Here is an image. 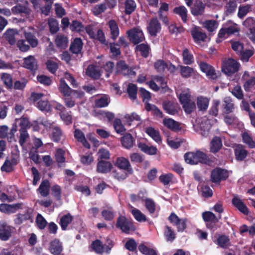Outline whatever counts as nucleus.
<instances>
[{
  "label": "nucleus",
  "instance_id": "a211bd4d",
  "mask_svg": "<svg viewBox=\"0 0 255 255\" xmlns=\"http://www.w3.org/2000/svg\"><path fill=\"white\" fill-rule=\"evenodd\" d=\"M163 124L166 128L173 131H178L181 129L180 124L171 118L164 119Z\"/></svg>",
  "mask_w": 255,
  "mask_h": 255
},
{
  "label": "nucleus",
  "instance_id": "72a5a7b5",
  "mask_svg": "<svg viewBox=\"0 0 255 255\" xmlns=\"http://www.w3.org/2000/svg\"><path fill=\"white\" fill-rule=\"evenodd\" d=\"M0 79L7 89H11L13 86V80L11 76L7 73H2Z\"/></svg>",
  "mask_w": 255,
  "mask_h": 255
},
{
  "label": "nucleus",
  "instance_id": "c85d7f7f",
  "mask_svg": "<svg viewBox=\"0 0 255 255\" xmlns=\"http://www.w3.org/2000/svg\"><path fill=\"white\" fill-rule=\"evenodd\" d=\"M209 99L207 97L199 96L197 98V106L200 111H206L209 106Z\"/></svg>",
  "mask_w": 255,
  "mask_h": 255
},
{
  "label": "nucleus",
  "instance_id": "20e7f679",
  "mask_svg": "<svg viewBox=\"0 0 255 255\" xmlns=\"http://www.w3.org/2000/svg\"><path fill=\"white\" fill-rule=\"evenodd\" d=\"M127 34L129 40L134 44L139 43L145 39L142 30L139 27L134 28L127 31Z\"/></svg>",
  "mask_w": 255,
  "mask_h": 255
},
{
  "label": "nucleus",
  "instance_id": "1a4fd4ad",
  "mask_svg": "<svg viewBox=\"0 0 255 255\" xmlns=\"http://www.w3.org/2000/svg\"><path fill=\"white\" fill-rule=\"evenodd\" d=\"M13 228L4 223L0 224V239L3 241L7 240L11 235Z\"/></svg>",
  "mask_w": 255,
  "mask_h": 255
},
{
  "label": "nucleus",
  "instance_id": "603ef678",
  "mask_svg": "<svg viewBox=\"0 0 255 255\" xmlns=\"http://www.w3.org/2000/svg\"><path fill=\"white\" fill-rule=\"evenodd\" d=\"M72 216L68 214L63 216L60 219V225L63 230H65L69 224L72 221Z\"/></svg>",
  "mask_w": 255,
  "mask_h": 255
},
{
  "label": "nucleus",
  "instance_id": "4be33fe9",
  "mask_svg": "<svg viewBox=\"0 0 255 255\" xmlns=\"http://www.w3.org/2000/svg\"><path fill=\"white\" fill-rule=\"evenodd\" d=\"M236 159L239 161L243 160L248 154L247 151L242 145H237L234 149Z\"/></svg>",
  "mask_w": 255,
  "mask_h": 255
},
{
  "label": "nucleus",
  "instance_id": "9d476101",
  "mask_svg": "<svg viewBox=\"0 0 255 255\" xmlns=\"http://www.w3.org/2000/svg\"><path fill=\"white\" fill-rule=\"evenodd\" d=\"M202 217L204 221L207 223V226L209 228H212L213 226L209 224V223L211 224H215L218 221L219 218H218L212 212L210 211L204 212L202 213Z\"/></svg>",
  "mask_w": 255,
  "mask_h": 255
},
{
  "label": "nucleus",
  "instance_id": "8fccbe9b",
  "mask_svg": "<svg viewBox=\"0 0 255 255\" xmlns=\"http://www.w3.org/2000/svg\"><path fill=\"white\" fill-rule=\"evenodd\" d=\"M16 34V30L14 29H8L4 33V36L10 44H13L15 43L14 36Z\"/></svg>",
  "mask_w": 255,
  "mask_h": 255
},
{
  "label": "nucleus",
  "instance_id": "a878e982",
  "mask_svg": "<svg viewBox=\"0 0 255 255\" xmlns=\"http://www.w3.org/2000/svg\"><path fill=\"white\" fill-rule=\"evenodd\" d=\"M112 164L108 161H101L97 164V171L100 173H107L111 170Z\"/></svg>",
  "mask_w": 255,
  "mask_h": 255
},
{
  "label": "nucleus",
  "instance_id": "6e6d98bb",
  "mask_svg": "<svg viewBox=\"0 0 255 255\" xmlns=\"http://www.w3.org/2000/svg\"><path fill=\"white\" fill-rule=\"evenodd\" d=\"M224 109L226 114L232 113L234 109V104L232 100L229 98H226L224 99Z\"/></svg>",
  "mask_w": 255,
  "mask_h": 255
},
{
  "label": "nucleus",
  "instance_id": "dca6fc26",
  "mask_svg": "<svg viewBox=\"0 0 255 255\" xmlns=\"http://www.w3.org/2000/svg\"><path fill=\"white\" fill-rule=\"evenodd\" d=\"M164 110L170 115H175L180 110V106L177 103L170 102H165L163 104Z\"/></svg>",
  "mask_w": 255,
  "mask_h": 255
},
{
  "label": "nucleus",
  "instance_id": "69168bd1",
  "mask_svg": "<svg viewBox=\"0 0 255 255\" xmlns=\"http://www.w3.org/2000/svg\"><path fill=\"white\" fill-rule=\"evenodd\" d=\"M61 135V131L58 128L55 127L51 130V136L54 141H58Z\"/></svg>",
  "mask_w": 255,
  "mask_h": 255
},
{
  "label": "nucleus",
  "instance_id": "f03ea898",
  "mask_svg": "<svg viewBox=\"0 0 255 255\" xmlns=\"http://www.w3.org/2000/svg\"><path fill=\"white\" fill-rule=\"evenodd\" d=\"M239 67L240 64L236 60L228 58L223 61L222 70L226 75L230 76L237 72Z\"/></svg>",
  "mask_w": 255,
  "mask_h": 255
},
{
  "label": "nucleus",
  "instance_id": "c9c22d12",
  "mask_svg": "<svg viewBox=\"0 0 255 255\" xmlns=\"http://www.w3.org/2000/svg\"><path fill=\"white\" fill-rule=\"evenodd\" d=\"M223 27L230 35L237 32L239 31L238 25L230 21L225 23L223 25Z\"/></svg>",
  "mask_w": 255,
  "mask_h": 255
},
{
  "label": "nucleus",
  "instance_id": "7ed1b4c3",
  "mask_svg": "<svg viewBox=\"0 0 255 255\" xmlns=\"http://www.w3.org/2000/svg\"><path fill=\"white\" fill-rule=\"evenodd\" d=\"M116 226L126 234H129L130 232L134 231L136 229L133 223L128 220L124 216H120L118 218Z\"/></svg>",
  "mask_w": 255,
  "mask_h": 255
},
{
  "label": "nucleus",
  "instance_id": "de8ad7c7",
  "mask_svg": "<svg viewBox=\"0 0 255 255\" xmlns=\"http://www.w3.org/2000/svg\"><path fill=\"white\" fill-rule=\"evenodd\" d=\"M179 99L181 104L191 101L190 92L189 89H186L179 95Z\"/></svg>",
  "mask_w": 255,
  "mask_h": 255
},
{
  "label": "nucleus",
  "instance_id": "774afa93",
  "mask_svg": "<svg viewBox=\"0 0 255 255\" xmlns=\"http://www.w3.org/2000/svg\"><path fill=\"white\" fill-rule=\"evenodd\" d=\"M25 37L27 41L31 45L32 47H35L38 44L37 39L31 34L28 32H25Z\"/></svg>",
  "mask_w": 255,
  "mask_h": 255
},
{
  "label": "nucleus",
  "instance_id": "412c9836",
  "mask_svg": "<svg viewBox=\"0 0 255 255\" xmlns=\"http://www.w3.org/2000/svg\"><path fill=\"white\" fill-rule=\"evenodd\" d=\"M22 204L20 203L13 205L2 204L0 205V211L5 213H12L16 212L17 209L21 207Z\"/></svg>",
  "mask_w": 255,
  "mask_h": 255
},
{
  "label": "nucleus",
  "instance_id": "423d86ee",
  "mask_svg": "<svg viewBox=\"0 0 255 255\" xmlns=\"http://www.w3.org/2000/svg\"><path fill=\"white\" fill-rule=\"evenodd\" d=\"M193 127L195 130L200 131L201 134L205 137L208 135L211 126L208 121L205 120L201 121L199 119L196 120V124L193 125Z\"/></svg>",
  "mask_w": 255,
  "mask_h": 255
},
{
  "label": "nucleus",
  "instance_id": "f257e3e1",
  "mask_svg": "<svg viewBox=\"0 0 255 255\" xmlns=\"http://www.w3.org/2000/svg\"><path fill=\"white\" fill-rule=\"evenodd\" d=\"M184 159L187 163L191 165L197 164L199 163H207L209 161L207 155L200 150L186 153L184 155Z\"/></svg>",
  "mask_w": 255,
  "mask_h": 255
},
{
  "label": "nucleus",
  "instance_id": "c756f323",
  "mask_svg": "<svg viewBox=\"0 0 255 255\" xmlns=\"http://www.w3.org/2000/svg\"><path fill=\"white\" fill-rule=\"evenodd\" d=\"M110 29L111 37L113 39H116L119 35V28L117 22L114 20H110L108 22Z\"/></svg>",
  "mask_w": 255,
  "mask_h": 255
},
{
  "label": "nucleus",
  "instance_id": "473e14b6",
  "mask_svg": "<svg viewBox=\"0 0 255 255\" xmlns=\"http://www.w3.org/2000/svg\"><path fill=\"white\" fill-rule=\"evenodd\" d=\"M74 136L75 138L79 142L82 143L83 145L88 148H89L90 144L87 141L84 134L79 129H76L74 131Z\"/></svg>",
  "mask_w": 255,
  "mask_h": 255
},
{
  "label": "nucleus",
  "instance_id": "f704fd0d",
  "mask_svg": "<svg viewBox=\"0 0 255 255\" xmlns=\"http://www.w3.org/2000/svg\"><path fill=\"white\" fill-rule=\"evenodd\" d=\"M83 43L80 38H77L74 39L70 46V50L74 53L80 52L82 48Z\"/></svg>",
  "mask_w": 255,
  "mask_h": 255
},
{
  "label": "nucleus",
  "instance_id": "052dcab7",
  "mask_svg": "<svg viewBox=\"0 0 255 255\" xmlns=\"http://www.w3.org/2000/svg\"><path fill=\"white\" fill-rule=\"evenodd\" d=\"M127 90L130 98L133 100L135 99L137 93V87L136 85L133 84H129Z\"/></svg>",
  "mask_w": 255,
  "mask_h": 255
},
{
  "label": "nucleus",
  "instance_id": "5fc2aeb1",
  "mask_svg": "<svg viewBox=\"0 0 255 255\" xmlns=\"http://www.w3.org/2000/svg\"><path fill=\"white\" fill-rule=\"evenodd\" d=\"M17 122L20 127V129L26 130L30 127V122L27 118H22L19 119H16L15 122L17 123Z\"/></svg>",
  "mask_w": 255,
  "mask_h": 255
},
{
  "label": "nucleus",
  "instance_id": "0e129e2a",
  "mask_svg": "<svg viewBox=\"0 0 255 255\" xmlns=\"http://www.w3.org/2000/svg\"><path fill=\"white\" fill-rule=\"evenodd\" d=\"M242 137L244 142L248 144L249 147L251 148L255 147V142L247 132H244L243 134Z\"/></svg>",
  "mask_w": 255,
  "mask_h": 255
},
{
  "label": "nucleus",
  "instance_id": "e2e57ef3",
  "mask_svg": "<svg viewBox=\"0 0 255 255\" xmlns=\"http://www.w3.org/2000/svg\"><path fill=\"white\" fill-rule=\"evenodd\" d=\"M19 142L21 146H23L29 136L26 130L19 129Z\"/></svg>",
  "mask_w": 255,
  "mask_h": 255
},
{
  "label": "nucleus",
  "instance_id": "aec40b11",
  "mask_svg": "<svg viewBox=\"0 0 255 255\" xmlns=\"http://www.w3.org/2000/svg\"><path fill=\"white\" fill-rule=\"evenodd\" d=\"M59 90L65 97L69 96L73 92L74 93H77L76 91L72 90L63 79L60 80Z\"/></svg>",
  "mask_w": 255,
  "mask_h": 255
},
{
  "label": "nucleus",
  "instance_id": "3c124183",
  "mask_svg": "<svg viewBox=\"0 0 255 255\" xmlns=\"http://www.w3.org/2000/svg\"><path fill=\"white\" fill-rule=\"evenodd\" d=\"M183 60L184 63L187 65L192 64L194 61L193 55L187 49H185L183 51Z\"/></svg>",
  "mask_w": 255,
  "mask_h": 255
},
{
  "label": "nucleus",
  "instance_id": "9b49d317",
  "mask_svg": "<svg viewBox=\"0 0 255 255\" xmlns=\"http://www.w3.org/2000/svg\"><path fill=\"white\" fill-rule=\"evenodd\" d=\"M116 165L119 168L128 172V173L132 172V168L129 161L124 157H120L117 159Z\"/></svg>",
  "mask_w": 255,
  "mask_h": 255
},
{
  "label": "nucleus",
  "instance_id": "79ce46f5",
  "mask_svg": "<svg viewBox=\"0 0 255 255\" xmlns=\"http://www.w3.org/2000/svg\"><path fill=\"white\" fill-rule=\"evenodd\" d=\"M135 49L137 51L139 52L142 56L144 57L148 56L150 51L149 46L144 43L137 45Z\"/></svg>",
  "mask_w": 255,
  "mask_h": 255
},
{
  "label": "nucleus",
  "instance_id": "ddd939ff",
  "mask_svg": "<svg viewBox=\"0 0 255 255\" xmlns=\"http://www.w3.org/2000/svg\"><path fill=\"white\" fill-rule=\"evenodd\" d=\"M191 34L195 42L199 45H201V43L205 41L207 38L206 34L196 27L192 30Z\"/></svg>",
  "mask_w": 255,
  "mask_h": 255
},
{
  "label": "nucleus",
  "instance_id": "f3484780",
  "mask_svg": "<svg viewBox=\"0 0 255 255\" xmlns=\"http://www.w3.org/2000/svg\"><path fill=\"white\" fill-rule=\"evenodd\" d=\"M62 250V246L59 240L55 239L50 243L49 251L53 255H59Z\"/></svg>",
  "mask_w": 255,
  "mask_h": 255
},
{
  "label": "nucleus",
  "instance_id": "a18cd8bd",
  "mask_svg": "<svg viewBox=\"0 0 255 255\" xmlns=\"http://www.w3.org/2000/svg\"><path fill=\"white\" fill-rule=\"evenodd\" d=\"M86 30L91 37H95L99 40L101 43L107 44L105 35L102 30H98L95 36H94V33L92 31H89L88 29H87Z\"/></svg>",
  "mask_w": 255,
  "mask_h": 255
},
{
  "label": "nucleus",
  "instance_id": "b1692460",
  "mask_svg": "<svg viewBox=\"0 0 255 255\" xmlns=\"http://www.w3.org/2000/svg\"><path fill=\"white\" fill-rule=\"evenodd\" d=\"M233 204L242 213L247 215L248 214V210L246 205L238 197H235L232 200Z\"/></svg>",
  "mask_w": 255,
  "mask_h": 255
},
{
  "label": "nucleus",
  "instance_id": "4468645a",
  "mask_svg": "<svg viewBox=\"0 0 255 255\" xmlns=\"http://www.w3.org/2000/svg\"><path fill=\"white\" fill-rule=\"evenodd\" d=\"M144 131L156 143L158 144L161 143L162 138L158 130L153 127H149L145 128Z\"/></svg>",
  "mask_w": 255,
  "mask_h": 255
},
{
  "label": "nucleus",
  "instance_id": "6e6552de",
  "mask_svg": "<svg viewBox=\"0 0 255 255\" xmlns=\"http://www.w3.org/2000/svg\"><path fill=\"white\" fill-rule=\"evenodd\" d=\"M169 220L171 223L177 226L178 230L179 232L183 231L186 227V219H180L174 213H172L170 215L169 217Z\"/></svg>",
  "mask_w": 255,
  "mask_h": 255
},
{
  "label": "nucleus",
  "instance_id": "2f4dec72",
  "mask_svg": "<svg viewBox=\"0 0 255 255\" xmlns=\"http://www.w3.org/2000/svg\"><path fill=\"white\" fill-rule=\"evenodd\" d=\"M180 73L184 78H188L196 74L194 69L189 66H180Z\"/></svg>",
  "mask_w": 255,
  "mask_h": 255
},
{
  "label": "nucleus",
  "instance_id": "c03bdc74",
  "mask_svg": "<svg viewBox=\"0 0 255 255\" xmlns=\"http://www.w3.org/2000/svg\"><path fill=\"white\" fill-rule=\"evenodd\" d=\"M174 12L181 16L184 22H186L187 10L184 6H180L175 7L174 9Z\"/></svg>",
  "mask_w": 255,
  "mask_h": 255
},
{
  "label": "nucleus",
  "instance_id": "13d9d810",
  "mask_svg": "<svg viewBox=\"0 0 255 255\" xmlns=\"http://www.w3.org/2000/svg\"><path fill=\"white\" fill-rule=\"evenodd\" d=\"M48 25L51 33H55L58 31V23L56 20L53 18L49 19L48 20Z\"/></svg>",
  "mask_w": 255,
  "mask_h": 255
},
{
  "label": "nucleus",
  "instance_id": "864d4df0",
  "mask_svg": "<svg viewBox=\"0 0 255 255\" xmlns=\"http://www.w3.org/2000/svg\"><path fill=\"white\" fill-rule=\"evenodd\" d=\"M182 105L184 111L188 114L191 113L196 108L195 104L192 100L182 104Z\"/></svg>",
  "mask_w": 255,
  "mask_h": 255
},
{
  "label": "nucleus",
  "instance_id": "49530a36",
  "mask_svg": "<svg viewBox=\"0 0 255 255\" xmlns=\"http://www.w3.org/2000/svg\"><path fill=\"white\" fill-rule=\"evenodd\" d=\"M203 25L209 31L212 32L217 28L218 23L215 20H209L204 22Z\"/></svg>",
  "mask_w": 255,
  "mask_h": 255
},
{
  "label": "nucleus",
  "instance_id": "4d7b16f0",
  "mask_svg": "<svg viewBox=\"0 0 255 255\" xmlns=\"http://www.w3.org/2000/svg\"><path fill=\"white\" fill-rule=\"evenodd\" d=\"M155 69L158 72H163L168 66V63L162 60H157L154 64Z\"/></svg>",
  "mask_w": 255,
  "mask_h": 255
},
{
  "label": "nucleus",
  "instance_id": "680f3d73",
  "mask_svg": "<svg viewBox=\"0 0 255 255\" xmlns=\"http://www.w3.org/2000/svg\"><path fill=\"white\" fill-rule=\"evenodd\" d=\"M138 249L141 253L145 255H157L154 250L149 249L144 245L139 246Z\"/></svg>",
  "mask_w": 255,
  "mask_h": 255
},
{
  "label": "nucleus",
  "instance_id": "39448f33",
  "mask_svg": "<svg viewBox=\"0 0 255 255\" xmlns=\"http://www.w3.org/2000/svg\"><path fill=\"white\" fill-rule=\"evenodd\" d=\"M198 64L202 72L205 73L209 78L215 79L219 76V72H217L210 65L205 62H198Z\"/></svg>",
  "mask_w": 255,
  "mask_h": 255
},
{
  "label": "nucleus",
  "instance_id": "f8f14e48",
  "mask_svg": "<svg viewBox=\"0 0 255 255\" xmlns=\"http://www.w3.org/2000/svg\"><path fill=\"white\" fill-rule=\"evenodd\" d=\"M228 177L227 171L221 169H216L211 174V179L213 182H218L221 180L226 179Z\"/></svg>",
  "mask_w": 255,
  "mask_h": 255
},
{
  "label": "nucleus",
  "instance_id": "a19ab883",
  "mask_svg": "<svg viewBox=\"0 0 255 255\" xmlns=\"http://www.w3.org/2000/svg\"><path fill=\"white\" fill-rule=\"evenodd\" d=\"M55 42L58 47L65 48L67 45L68 39L64 35H58L56 37Z\"/></svg>",
  "mask_w": 255,
  "mask_h": 255
},
{
  "label": "nucleus",
  "instance_id": "37998d69",
  "mask_svg": "<svg viewBox=\"0 0 255 255\" xmlns=\"http://www.w3.org/2000/svg\"><path fill=\"white\" fill-rule=\"evenodd\" d=\"M125 12L126 14H129L132 13L136 8V3L133 0H126L125 3Z\"/></svg>",
  "mask_w": 255,
  "mask_h": 255
},
{
  "label": "nucleus",
  "instance_id": "7c9ffc66",
  "mask_svg": "<svg viewBox=\"0 0 255 255\" xmlns=\"http://www.w3.org/2000/svg\"><path fill=\"white\" fill-rule=\"evenodd\" d=\"M222 143L221 139L219 137H215L212 140L210 143V150L212 152H218L222 147Z\"/></svg>",
  "mask_w": 255,
  "mask_h": 255
},
{
  "label": "nucleus",
  "instance_id": "e433bc0d",
  "mask_svg": "<svg viewBox=\"0 0 255 255\" xmlns=\"http://www.w3.org/2000/svg\"><path fill=\"white\" fill-rule=\"evenodd\" d=\"M50 184L47 180L43 181L41 184L38 190L41 196L46 197L49 194Z\"/></svg>",
  "mask_w": 255,
  "mask_h": 255
},
{
  "label": "nucleus",
  "instance_id": "cd10ccee",
  "mask_svg": "<svg viewBox=\"0 0 255 255\" xmlns=\"http://www.w3.org/2000/svg\"><path fill=\"white\" fill-rule=\"evenodd\" d=\"M129 210L134 219L137 221L143 222L146 221V216L138 209L131 206L129 208Z\"/></svg>",
  "mask_w": 255,
  "mask_h": 255
},
{
  "label": "nucleus",
  "instance_id": "4c0bfd02",
  "mask_svg": "<svg viewBox=\"0 0 255 255\" xmlns=\"http://www.w3.org/2000/svg\"><path fill=\"white\" fill-rule=\"evenodd\" d=\"M205 8V5L201 1H197L192 7L191 12L193 15H197L203 13Z\"/></svg>",
  "mask_w": 255,
  "mask_h": 255
},
{
  "label": "nucleus",
  "instance_id": "2eb2a0df",
  "mask_svg": "<svg viewBox=\"0 0 255 255\" xmlns=\"http://www.w3.org/2000/svg\"><path fill=\"white\" fill-rule=\"evenodd\" d=\"M137 146L141 151L149 155H156L158 151L156 146L153 145L149 146L143 142H138Z\"/></svg>",
  "mask_w": 255,
  "mask_h": 255
},
{
  "label": "nucleus",
  "instance_id": "ea45409f",
  "mask_svg": "<svg viewBox=\"0 0 255 255\" xmlns=\"http://www.w3.org/2000/svg\"><path fill=\"white\" fill-rule=\"evenodd\" d=\"M36 107L43 112H49L51 110V105L47 100H39L37 103Z\"/></svg>",
  "mask_w": 255,
  "mask_h": 255
},
{
  "label": "nucleus",
  "instance_id": "6ab92c4d",
  "mask_svg": "<svg viewBox=\"0 0 255 255\" xmlns=\"http://www.w3.org/2000/svg\"><path fill=\"white\" fill-rule=\"evenodd\" d=\"M110 102V98L108 95H102L98 96L95 100V106L98 108L107 107Z\"/></svg>",
  "mask_w": 255,
  "mask_h": 255
},
{
  "label": "nucleus",
  "instance_id": "bf43d9fd",
  "mask_svg": "<svg viewBox=\"0 0 255 255\" xmlns=\"http://www.w3.org/2000/svg\"><path fill=\"white\" fill-rule=\"evenodd\" d=\"M114 127L118 133L123 134L126 130V129L120 119H116L114 123Z\"/></svg>",
  "mask_w": 255,
  "mask_h": 255
},
{
  "label": "nucleus",
  "instance_id": "bb28decb",
  "mask_svg": "<svg viewBox=\"0 0 255 255\" xmlns=\"http://www.w3.org/2000/svg\"><path fill=\"white\" fill-rule=\"evenodd\" d=\"M24 67L31 70H34L37 68V62L33 56H29L24 59Z\"/></svg>",
  "mask_w": 255,
  "mask_h": 255
},
{
  "label": "nucleus",
  "instance_id": "58836bf2",
  "mask_svg": "<svg viewBox=\"0 0 255 255\" xmlns=\"http://www.w3.org/2000/svg\"><path fill=\"white\" fill-rule=\"evenodd\" d=\"M86 73L88 76L93 78H98L100 76V73L99 69L93 65H90L88 67Z\"/></svg>",
  "mask_w": 255,
  "mask_h": 255
},
{
  "label": "nucleus",
  "instance_id": "393cba45",
  "mask_svg": "<svg viewBox=\"0 0 255 255\" xmlns=\"http://www.w3.org/2000/svg\"><path fill=\"white\" fill-rule=\"evenodd\" d=\"M121 142L123 146L127 149L131 148L134 143V139L129 133L125 134L121 138Z\"/></svg>",
  "mask_w": 255,
  "mask_h": 255
},
{
  "label": "nucleus",
  "instance_id": "09e8293b",
  "mask_svg": "<svg viewBox=\"0 0 255 255\" xmlns=\"http://www.w3.org/2000/svg\"><path fill=\"white\" fill-rule=\"evenodd\" d=\"M145 109L148 111H150L152 114L158 117L162 118L163 116L162 112L154 105L147 103L145 106Z\"/></svg>",
  "mask_w": 255,
  "mask_h": 255
},
{
  "label": "nucleus",
  "instance_id": "0eeeda50",
  "mask_svg": "<svg viewBox=\"0 0 255 255\" xmlns=\"http://www.w3.org/2000/svg\"><path fill=\"white\" fill-rule=\"evenodd\" d=\"M116 73L118 74L124 75H135V73L129 69L124 61H120L117 63Z\"/></svg>",
  "mask_w": 255,
  "mask_h": 255
},
{
  "label": "nucleus",
  "instance_id": "5701e85b",
  "mask_svg": "<svg viewBox=\"0 0 255 255\" xmlns=\"http://www.w3.org/2000/svg\"><path fill=\"white\" fill-rule=\"evenodd\" d=\"M148 30L150 35L155 36L160 30V24L157 18L152 19L149 22Z\"/></svg>",
  "mask_w": 255,
  "mask_h": 255
},
{
  "label": "nucleus",
  "instance_id": "338daca9",
  "mask_svg": "<svg viewBox=\"0 0 255 255\" xmlns=\"http://www.w3.org/2000/svg\"><path fill=\"white\" fill-rule=\"evenodd\" d=\"M173 175L171 173L162 174L159 176L160 181L164 185L168 184L172 180Z\"/></svg>",
  "mask_w": 255,
  "mask_h": 255
}]
</instances>
